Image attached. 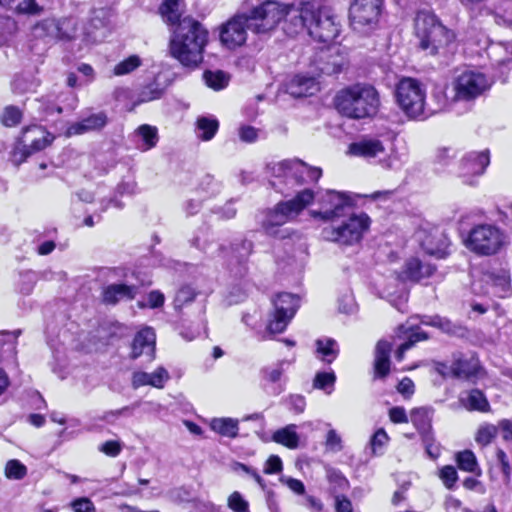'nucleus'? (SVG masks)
I'll return each mask as SVG.
<instances>
[{
    "label": "nucleus",
    "mask_w": 512,
    "mask_h": 512,
    "mask_svg": "<svg viewBox=\"0 0 512 512\" xmlns=\"http://www.w3.org/2000/svg\"><path fill=\"white\" fill-rule=\"evenodd\" d=\"M278 169L285 177L291 178L298 186L316 184L322 177L320 167L311 166L300 159H285L278 163Z\"/></svg>",
    "instance_id": "14"
},
{
    "label": "nucleus",
    "mask_w": 512,
    "mask_h": 512,
    "mask_svg": "<svg viewBox=\"0 0 512 512\" xmlns=\"http://www.w3.org/2000/svg\"><path fill=\"white\" fill-rule=\"evenodd\" d=\"M327 480L333 485L334 489H338L340 491L347 490L350 486L348 479L344 476V474L337 469H329L327 471Z\"/></svg>",
    "instance_id": "51"
},
{
    "label": "nucleus",
    "mask_w": 512,
    "mask_h": 512,
    "mask_svg": "<svg viewBox=\"0 0 512 512\" xmlns=\"http://www.w3.org/2000/svg\"><path fill=\"white\" fill-rule=\"evenodd\" d=\"M490 164V152L488 149L480 152L472 151L462 157L458 167V176L465 184L472 185L473 177L484 174Z\"/></svg>",
    "instance_id": "17"
},
{
    "label": "nucleus",
    "mask_w": 512,
    "mask_h": 512,
    "mask_svg": "<svg viewBox=\"0 0 512 512\" xmlns=\"http://www.w3.org/2000/svg\"><path fill=\"white\" fill-rule=\"evenodd\" d=\"M451 362L453 379L464 380L476 384L479 379H482L487 375V372L476 352H454L452 353Z\"/></svg>",
    "instance_id": "12"
},
{
    "label": "nucleus",
    "mask_w": 512,
    "mask_h": 512,
    "mask_svg": "<svg viewBox=\"0 0 512 512\" xmlns=\"http://www.w3.org/2000/svg\"><path fill=\"white\" fill-rule=\"evenodd\" d=\"M197 296L195 289L188 284L182 285L176 292L174 306L176 309H182L184 306L192 303Z\"/></svg>",
    "instance_id": "43"
},
{
    "label": "nucleus",
    "mask_w": 512,
    "mask_h": 512,
    "mask_svg": "<svg viewBox=\"0 0 512 512\" xmlns=\"http://www.w3.org/2000/svg\"><path fill=\"white\" fill-rule=\"evenodd\" d=\"M274 442L281 444L289 449H295L299 445L298 434L289 427L281 428L272 435Z\"/></svg>",
    "instance_id": "41"
},
{
    "label": "nucleus",
    "mask_w": 512,
    "mask_h": 512,
    "mask_svg": "<svg viewBox=\"0 0 512 512\" xmlns=\"http://www.w3.org/2000/svg\"><path fill=\"white\" fill-rule=\"evenodd\" d=\"M436 271V265L425 263L418 257H410L403 266L402 275L407 281L419 283L423 279L432 277Z\"/></svg>",
    "instance_id": "24"
},
{
    "label": "nucleus",
    "mask_w": 512,
    "mask_h": 512,
    "mask_svg": "<svg viewBox=\"0 0 512 512\" xmlns=\"http://www.w3.org/2000/svg\"><path fill=\"white\" fill-rule=\"evenodd\" d=\"M333 104L338 113L348 119L373 118L379 112L380 95L373 85L358 82L340 89Z\"/></svg>",
    "instance_id": "3"
},
{
    "label": "nucleus",
    "mask_w": 512,
    "mask_h": 512,
    "mask_svg": "<svg viewBox=\"0 0 512 512\" xmlns=\"http://www.w3.org/2000/svg\"><path fill=\"white\" fill-rule=\"evenodd\" d=\"M284 374V369L281 364H279L276 368L270 369L265 368L262 370L263 379L269 383H277L281 380Z\"/></svg>",
    "instance_id": "61"
},
{
    "label": "nucleus",
    "mask_w": 512,
    "mask_h": 512,
    "mask_svg": "<svg viewBox=\"0 0 512 512\" xmlns=\"http://www.w3.org/2000/svg\"><path fill=\"white\" fill-rule=\"evenodd\" d=\"M319 204L321 210L312 211V216L325 222L344 216L345 208L354 205L347 193L335 190H327L319 199Z\"/></svg>",
    "instance_id": "13"
},
{
    "label": "nucleus",
    "mask_w": 512,
    "mask_h": 512,
    "mask_svg": "<svg viewBox=\"0 0 512 512\" xmlns=\"http://www.w3.org/2000/svg\"><path fill=\"white\" fill-rule=\"evenodd\" d=\"M211 429L221 436L235 438L238 436V420L232 418L213 419L210 424Z\"/></svg>",
    "instance_id": "36"
},
{
    "label": "nucleus",
    "mask_w": 512,
    "mask_h": 512,
    "mask_svg": "<svg viewBox=\"0 0 512 512\" xmlns=\"http://www.w3.org/2000/svg\"><path fill=\"white\" fill-rule=\"evenodd\" d=\"M496 458L499 463L501 472L506 479H510L511 467L506 452L503 449H498L496 451Z\"/></svg>",
    "instance_id": "63"
},
{
    "label": "nucleus",
    "mask_w": 512,
    "mask_h": 512,
    "mask_svg": "<svg viewBox=\"0 0 512 512\" xmlns=\"http://www.w3.org/2000/svg\"><path fill=\"white\" fill-rule=\"evenodd\" d=\"M457 154V149L453 147H440L435 151L433 162L439 167H447L453 162Z\"/></svg>",
    "instance_id": "46"
},
{
    "label": "nucleus",
    "mask_w": 512,
    "mask_h": 512,
    "mask_svg": "<svg viewBox=\"0 0 512 512\" xmlns=\"http://www.w3.org/2000/svg\"><path fill=\"white\" fill-rule=\"evenodd\" d=\"M498 435V428L493 424L481 425L476 433L475 441L485 447L491 444Z\"/></svg>",
    "instance_id": "44"
},
{
    "label": "nucleus",
    "mask_w": 512,
    "mask_h": 512,
    "mask_svg": "<svg viewBox=\"0 0 512 512\" xmlns=\"http://www.w3.org/2000/svg\"><path fill=\"white\" fill-rule=\"evenodd\" d=\"M370 225L371 219L365 212L352 214L342 225L330 229L329 238L334 242L351 246L361 242Z\"/></svg>",
    "instance_id": "10"
},
{
    "label": "nucleus",
    "mask_w": 512,
    "mask_h": 512,
    "mask_svg": "<svg viewBox=\"0 0 512 512\" xmlns=\"http://www.w3.org/2000/svg\"><path fill=\"white\" fill-rule=\"evenodd\" d=\"M252 251L253 243L247 239H242L229 245H221L218 248V255L228 267L235 264L245 266Z\"/></svg>",
    "instance_id": "21"
},
{
    "label": "nucleus",
    "mask_w": 512,
    "mask_h": 512,
    "mask_svg": "<svg viewBox=\"0 0 512 512\" xmlns=\"http://www.w3.org/2000/svg\"><path fill=\"white\" fill-rule=\"evenodd\" d=\"M315 346L320 359L327 364L334 362L339 355L337 342L333 338L317 339Z\"/></svg>",
    "instance_id": "33"
},
{
    "label": "nucleus",
    "mask_w": 512,
    "mask_h": 512,
    "mask_svg": "<svg viewBox=\"0 0 512 512\" xmlns=\"http://www.w3.org/2000/svg\"><path fill=\"white\" fill-rule=\"evenodd\" d=\"M108 123L107 114L104 111L90 114L82 118L80 121L72 123L68 126L67 136L81 135L89 131H99Z\"/></svg>",
    "instance_id": "25"
},
{
    "label": "nucleus",
    "mask_w": 512,
    "mask_h": 512,
    "mask_svg": "<svg viewBox=\"0 0 512 512\" xmlns=\"http://www.w3.org/2000/svg\"><path fill=\"white\" fill-rule=\"evenodd\" d=\"M382 0H353L349 7V21L353 30L368 33L378 26Z\"/></svg>",
    "instance_id": "9"
},
{
    "label": "nucleus",
    "mask_w": 512,
    "mask_h": 512,
    "mask_svg": "<svg viewBox=\"0 0 512 512\" xmlns=\"http://www.w3.org/2000/svg\"><path fill=\"white\" fill-rule=\"evenodd\" d=\"M17 14L21 15H40L44 8L36 0H22L15 8Z\"/></svg>",
    "instance_id": "52"
},
{
    "label": "nucleus",
    "mask_w": 512,
    "mask_h": 512,
    "mask_svg": "<svg viewBox=\"0 0 512 512\" xmlns=\"http://www.w3.org/2000/svg\"><path fill=\"white\" fill-rule=\"evenodd\" d=\"M54 140L55 136L44 126L32 124L21 129L16 143L27 144L32 152L37 153L50 146Z\"/></svg>",
    "instance_id": "19"
},
{
    "label": "nucleus",
    "mask_w": 512,
    "mask_h": 512,
    "mask_svg": "<svg viewBox=\"0 0 512 512\" xmlns=\"http://www.w3.org/2000/svg\"><path fill=\"white\" fill-rule=\"evenodd\" d=\"M186 9L185 0H162L157 8V13L162 21L169 27L180 23Z\"/></svg>",
    "instance_id": "28"
},
{
    "label": "nucleus",
    "mask_w": 512,
    "mask_h": 512,
    "mask_svg": "<svg viewBox=\"0 0 512 512\" xmlns=\"http://www.w3.org/2000/svg\"><path fill=\"white\" fill-rule=\"evenodd\" d=\"M461 402L468 411L487 413L491 409L486 395L478 388L469 390L467 397L461 399Z\"/></svg>",
    "instance_id": "31"
},
{
    "label": "nucleus",
    "mask_w": 512,
    "mask_h": 512,
    "mask_svg": "<svg viewBox=\"0 0 512 512\" xmlns=\"http://www.w3.org/2000/svg\"><path fill=\"white\" fill-rule=\"evenodd\" d=\"M504 244V233L492 224L475 225L465 239L466 248L478 256H494Z\"/></svg>",
    "instance_id": "6"
},
{
    "label": "nucleus",
    "mask_w": 512,
    "mask_h": 512,
    "mask_svg": "<svg viewBox=\"0 0 512 512\" xmlns=\"http://www.w3.org/2000/svg\"><path fill=\"white\" fill-rule=\"evenodd\" d=\"M455 462L461 471L472 473L477 477L482 474L477 457L470 449L458 451L455 454Z\"/></svg>",
    "instance_id": "32"
},
{
    "label": "nucleus",
    "mask_w": 512,
    "mask_h": 512,
    "mask_svg": "<svg viewBox=\"0 0 512 512\" xmlns=\"http://www.w3.org/2000/svg\"><path fill=\"white\" fill-rule=\"evenodd\" d=\"M425 98V89L415 78L403 77L396 84V103L409 118L415 119L424 114Z\"/></svg>",
    "instance_id": "7"
},
{
    "label": "nucleus",
    "mask_w": 512,
    "mask_h": 512,
    "mask_svg": "<svg viewBox=\"0 0 512 512\" xmlns=\"http://www.w3.org/2000/svg\"><path fill=\"white\" fill-rule=\"evenodd\" d=\"M74 512H96L94 503L87 497H80L72 501Z\"/></svg>",
    "instance_id": "57"
},
{
    "label": "nucleus",
    "mask_w": 512,
    "mask_h": 512,
    "mask_svg": "<svg viewBox=\"0 0 512 512\" xmlns=\"http://www.w3.org/2000/svg\"><path fill=\"white\" fill-rule=\"evenodd\" d=\"M203 77L206 85L215 91H220L226 88L230 81L229 75L223 70H206Z\"/></svg>",
    "instance_id": "39"
},
{
    "label": "nucleus",
    "mask_w": 512,
    "mask_h": 512,
    "mask_svg": "<svg viewBox=\"0 0 512 512\" xmlns=\"http://www.w3.org/2000/svg\"><path fill=\"white\" fill-rule=\"evenodd\" d=\"M100 451L109 457H116L121 453L122 446L117 440H107L101 445Z\"/></svg>",
    "instance_id": "60"
},
{
    "label": "nucleus",
    "mask_w": 512,
    "mask_h": 512,
    "mask_svg": "<svg viewBox=\"0 0 512 512\" xmlns=\"http://www.w3.org/2000/svg\"><path fill=\"white\" fill-rule=\"evenodd\" d=\"M27 475V467L17 459L9 460L5 465V476L8 479L21 480Z\"/></svg>",
    "instance_id": "47"
},
{
    "label": "nucleus",
    "mask_w": 512,
    "mask_h": 512,
    "mask_svg": "<svg viewBox=\"0 0 512 512\" xmlns=\"http://www.w3.org/2000/svg\"><path fill=\"white\" fill-rule=\"evenodd\" d=\"M438 477L448 490H453L458 481V473L454 466L445 465L439 469Z\"/></svg>",
    "instance_id": "48"
},
{
    "label": "nucleus",
    "mask_w": 512,
    "mask_h": 512,
    "mask_svg": "<svg viewBox=\"0 0 512 512\" xmlns=\"http://www.w3.org/2000/svg\"><path fill=\"white\" fill-rule=\"evenodd\" d=\"M142 64L141 58L138 55H130L124 60L120 61L114 67V74L122 76L129 74L139 68Z\"/></svg>",
    "instance_id": "45"
},
{
    "label": "nucleus",
    "mask_w": 512,
    "mask_h": 512,
    "mask_svg": "<svg viewBox=\"0 0 512 512\" xmlns=\"http://www.w3.org/2000/svg\"><path fill=\"white\" fill-rule=\"evenodd\" d=\"M336 382V375L333 371L331 372H318L313 380V386L317 389H326L327 387H333Z\"/></svg>",
    "instance_id": "53"
},
{
    "label": "nucleus",
    "mask_w": 512,
    "mask_h": 512,
    "mask_svg": "<svg viewBox=\"0 0 512 512\" xmlns=\"http://www.w3.org/2000/svg\"><path fill=\"white\" fill-rule=\"evenodd\" d=\"M422 324L437 328L448 335H458L463 330L461 325L455 324L450 319L439 315L426 317V320H422Z\"/></svg>",
    "instance_id": "35"
},
{
    "label": "nucleus",
    "mask_w": 512,
    "mask_h": 512,
    "mask_svg": "<svg viewBox=\"0 0 512 512\" xmlns=\"http://www.w3.org/2000/svg\"><path fill=\"white\" fill-rule=\"evenodd\" d=\"M248 23L245 14H236L219 28V39L222 46L234 50L243 46L247 40Z\"/></svg>",
    "instance_id": "16"
},
{
    "label": "nucleus",
    "mask_w": 512,
    "mask_h": 512,
    "mask_svg": "<svg viewBox=\"0 0 512 512\" xmlns=\"http://www.w3.org/2000/svg\"><path fill=\"white\" fill-rule=\"evenodd\" d=\"M208 43V29L190 14L171 27L169 53L187 69L194 70L199 67L204 60Z\"/></svg>",
    "instance_id": "2"
},
{
    "label": "nucleus",
    "mask_w": 512,
    "mask_h": 512,
    "mask_svg": "<svg viewBox=\"0 0 512 512\" xmlns=\"http://www.w3.org/2000/svg\"><path fill=\"white\" fill-rule=\"evenodd\" d=\"M398 331L406 336L405 341L401 343V350H409L416 343L426 341L430 338V335L426 331L422 330L418 325L409 328L404 325H400L398 327Z\"/></svg>",
    "instance_id": "34"
},
{
    "label": "nucleus",
    "mask_w": 512,
    "mask_h": 512,
    "mask_svg": "<svg viewBox=\"0 0 512 512\" xmlns=\"http://www.w3.org/2000/svg\"><path fill=\"white\" fill-rule=\"evenodd\" d=\"M389 441V436L384 428H379L371 437V446L374 452L381 449Z\"/></svg>",
    "instance_id": "59"
},
{
    "label": "nucleus",
    "mask_w": 512,
    "mask_h": 512,
    "mask_svg": "<svg viewBox=\"0 0 512 512\" xmlns=\"http://www.w3.org/2000/svg\"><path fill=\"white\" fill-rule=\"evenodd\" d=\"M227 506L233 512H250L248 501L238 491H234L229 495Z\"/></svg>",
    "instance_id": "50"
},
{
    "label": "nucleus",
    "mask_w": 512,
    "mask_h": 512,
    "mask_svg": "<svg viewBox=\"0 0 512 512\" xmlns=\"http://www.w3.org/2000/svg\"><path fill=\"white\" fill-rule=\"evenodd\" d=\"M163 93L164 90L160 88L157 83H148L147 85L143 86L141 91L139 92L138 101L143 103L157 100L162 97Z\"/></svg>",
    "instance_id": "49"
},
{
    "label": "nucleus",
    "mask_w": 512,
    "mask_h": 512,
    "mask_svg": "<svg viewBox=\"0 0 512 512\" xmlns=\"http://www.w3.org/2000/svg\"><path fill=\"white\" fill-rule=\"evenodd\" d=\"M136 133L143 141L144 151L154 148L159 141L158 130L155 126L142 124L136 129Z\"/></svg>",
    "instance_id": "42"
},
{
    "label": "nucleus",
    "mask_w": 512,
    "mask_h": 512,
    "mask_svg": "<svg viewBox=\"0 0 512 512\" xmlns=\"http://www.w3.org/2000/svg\"><path fill=\"white\" fill-rule=\"evenodd\" d=\"M240 139L247 143L255 142L258 138V131L250 125L242 126L239 130Z\"/></svg>",
    "instance_id": "64"
},
{
    "label": "nucleus",
    "mask_w": 512,
    "mask_h": 512,
    "mask_svg": "<svg viewBox=\"0 0 512 512\" xmlns=\"http://www.w3.org/2000/svg\"><path fill=\"white\" fill-rule=\"evenodd\" d=\"M491 88L488 77L482 72L466 70L454 81L455 98L460 101H474Z\"/></svg>",
    "instance_id": "11"
},
{
    "label": "nucleus",
    "mask_w": 512,
    "mask_h": 512,
    "mask_svg": "<svg viewBox=\"0 0 512 512\" xmlns=\"http://www.w3.org/2000/svg\"><path fill=\"white\" fill-rule=\"evenodd\" d=\"M32 154H34V152H32V150L27 147V144L17 143L11 152L12 161L16 166H20L26 162Z\"/></svg>",
    "instance_id": "54"
},
{
    "label": "nucleus",
    "mask_w": 512,
    "mask_h": 512,
    "mask_svg": "<svg viewBox=\"0 0 512 512\" xmlns=\"http://www.w3.org/2000/svg\"><path fill=\"white\" fill-rule=\"evenodd\" d=\"M65 21L55 18H45L33 26L34 35L42 39L71 40L72 36L64 31Z\"/></svg>",
    "instance_id": "23"
},
{
    "label": "nucleus",
    "mask_w": 512,
    "mask_h": 512,
    "mask_svg": "<svg viewBox=\"0 0 512 512\" xmlns=\"http://www.w3.org/2000/svg\"><path fill=\"white\" fill-rule=\"evenodd\" d=\"M23 111L16 105H7L0 115V123L6 128H13L21 124Z\"/></svg>",
    "instance_id": "40"
},
{
    "label": "nucleus",
    "mask_w": 512,
    "mask_h": 512,
    "mask_svg": "<svg viewBox=\"0 0 512 512\" xmlns=\"http://www.w3.org/2000/svg\"><path fill=\"white\" fill-rule=\"evenodd\" d=\"M271 301L273 310L270 314L267 329L274 334L283 333L297 313L300 299L297 295L289 292H278Z\"/></svg>",
    "instance_id": "8"
},
{
    "label": "nucleus",
    "mask_w": 512,
    "mask_h": 512,
    "mask_svg": "<svg viewBox=\"0 0 512 512\" xmlns=\"http://www.w3.org/2000/svg\"><path fill=\"white\" fill-rule=\"evenodd\" d=\"M495 426L498 428V433L501 434L505 442L512 441V420L501 419Z\"/></svg>",
    "instance_id": "62"
},
{
    "label": "nucleus",
    "mask_w": 512,
    "mask_h": 512,
    "mask_svg": "<svg viewBox=\"0 0 512 512\" xmlns=\"http://www.w3.org/2000/svg\"><path fill=\"white\" fill-rule=\"evenodd\" d=\"M419 243L427 255L437 259H445L450 255V240L446 233L438 227L423 230Z\"/></svg>",
    "instance_id": "18"
},
{
    "label": "nucleus",
    "mask_w": 512,
    "mask_h": 512,
    "mask_svg": "<svg viewBox=\"0 0 512 512\" xmlns=\"http://www.w3.org/2000/svg\"><path fill=\"white\" fill-rule=\"evenodd\" d=\"M196 127L200 131L199 138L202 141H210L219 130V121L216 118L201 116L196 120Z\"/></svg>",
    "instance_id": "37"
},
{
    "label": "nucleus",
    "mask_w": 512,
    "mask_h": 512,
    "mask_svg": "<svg viewBox=\"0 0 512 512\" xmlns=\"http://www.w3.org/2000/svg\"><path fill=\"white\" fill-rule=\"evenodd\" d=\"M392 345L386 340H380L375 347V359L373 365V378L385 379L391 372L390 353Z\"/></svg>",
    "instance_id": "27"
},
{
    "label": "nucleus",
    "mask_w": 512,
    "mask_h": 512,
    "mask_svg": "<svg viewBox=\"0 0 512 512\" xmlns=\"http://www.w3.org/2000/svg\"><path fill=\"white\" fill-rule=\"evenodd\" d=\"M197 194L203 199H209L218 192V183L210 174H205L199 178L196 188Z\"/></svg>",
    "instance_id": "38"
},
{
    "label": "nucleus",
    "mask_w": 512,
    "mask_h": 512,
    "mask_svg": "<svg viewBox=\"0 0 512 512\" xmlns=\"http://www.w3.org/2000/svg\"><path fill=\"white\" fill-rule=\"evenodd\" d=\"M388 414L390 421L394 424H404L409 422L406 411L402 406H394L390 408Z\"/></svg>",
    "instance_id": "58"
},
{
    "label": "nucleus",
    "mask_w": 512,
    "mask_h": 512,
    "mask_svg": "<svg viewBox=\"0 0 512 512\" xmlns=\"http://www.w3.org/2000/svg\"><path fill=\"white\" fill-rule=\"evenodd\" d=\"M137 294L138 287L136 285L113 283L102 288L100 299L104 305L116 306L120 301L134 300Z\"/></svg>",
    "instance_id": "22"
},
{
    "label": "nucleus",
    "mask_w": 512,
    "mask_h": 512,
    "mask_svg": "<svg viewBox=\"0 0 512 512\" xmlns=\"http://www.w3.org/2000/svg\"><path fill=\"white\" fill-rule=\"evenodd\" d=\"M155 348V333L151 327H144L139 330L131 343L130 359L139 358L146 349L153 351Z\"/></svg>",
    "instance_id": "30"
},
{
    "label": "nucleus",
    "mask_w": 512,
    "mask_h": 512,
    "mask_svg": "<svg viewBox=\"0 0 512 512\" xmlns=\"http://www.w3.org/2000/svg\"><path fill=\"white\" fill-rule=\"evenodd\" d=\"M334 510L335 512H354V506L347 495L337 493L334 495Z\"/></svg>",
    "instance_id": "55"
},
{
    "label": "nucleus",
    "mask_w": 512,
    "mask_h": 512,
    "mask_svg": "<svg viewBox=\"0 0 512 512\" xmlns=\"http://www.w3.org/2000/svg\"><path fill=\"white\" fill-rule=\"evenodd\" d=\"M288 88L292 96L296 98L314 95L319 91V83L314 76L296 74L289 82Z\"/></svg>",
    "instance_id": "29"
},
{
    "label": "nucleus",
    "mask_w": 512,
    "mask_h": 512,
    "mask_svg": "<svg viewBox=\"0 0 512 512\" xmlns=\"http://www.w3.org/2000/svg\"><path fill=\"white\" fill-rule=\"evenodd\" d=\"M283 470V463L278 455H270L265 462L263 472L267 475L278 474Z\"/></svg>",
    "instance_id": "56"
},
{
    "label": "nucleus",
    "mask_w": 512,
    "mask_h": 512,
    "mask_svg": "<svg viewBox=\"0 0 512 512\" xmlns=\"http://www.w3.org/2000/svg\"><path fill=\"white\" fill-rule=\"evenodd\" d=\"M290 10L289 15H287L284 22V31L287 35L294 37L303 31H309L311 17L316 12H320V6L317 1L314 0H303L299 4V8L297 10L294 9V6Z\"/></svg>",
    "instance_id": "15"
},
{
    "label": "nucleus",
    "mask_w": 512,
    "mask_h": 512,
    "mask_svg": "<svg viewBox=\"0 0 512 512\" xmlns=\"http://www.w3.org/2000/svg\"><path fill=\"white\" fill-rule=\"evenodd\" d=\"M315 200V192L311 188L298 191L293 198L279 201L273 208L264 210V219L261 227L266 235L284 239L285 234H280L279 227L287 223L291 218L300 215Z\"/></svg>",
    "instance_id": "4"
},
{
    "label": "nucleus",
    "mask_w": 512,
    "mask_h": 512,
    "mask_svg": "<svg viewBox=\"0 0 512 512\" xmlns=\"http://www.w3.org/2000/svg\"><path fill=\"white\" fill-rule=\"evenodd\" d=\"M384 152L383 142L377 138L370 137H363L359 141L350 143L347 150L349 155L361 158H374Z\"/></svg>",
    "instance_id": "26"
},
{
    "label": "nucleus",
    "mask_w": 512,
    "mask_h": 512,
    "mask_svg": "<svg viewBox=\"0 0 512 512\" xmlns=\"http://www.w3.org/2000/svg\"><path fill=\"white\" fill-rule=\"evenodd\" d=\"M410 421L418 431L426 452L432 456L431 448L434 444V436L432 432V416L431 411L425 407L413 408L410 411Z\"/></svg>",
    "instance_id": "20"
},
{
    "label": "nucleus",
    "mask_w": 512,
    "mask_h": 512,
    "mask_svg": "<svg viewBox=\"0 0 512 512\" xmlns=\"http://www.w3.org/2000/svg\"><path fill=\"white\" fill-rule=\"evenodd\" d=\"M414 35L417 49L424 55L447 62L458 49L455 30L447 27L441 19L429 10H419L414 18Z\"/></svg>",
    "instance_id": "1"
},
{
    "label": "nucleus",
    "mask_w": 512,
    "mask_h": 512,
    "mask_svg": "<svg viewBox=\"0 0 512 512\" xmlns=\"http://www.w3.org/2000/svg\"><path fill=\"white\" fill-rule=\"evenodd\" d=\"M291 9L290 4L267 0L244 14L249 30L256 34H264L275 29L289 15Z\"/></svg>",
    "instance_id": "5"
}]
</instances>
